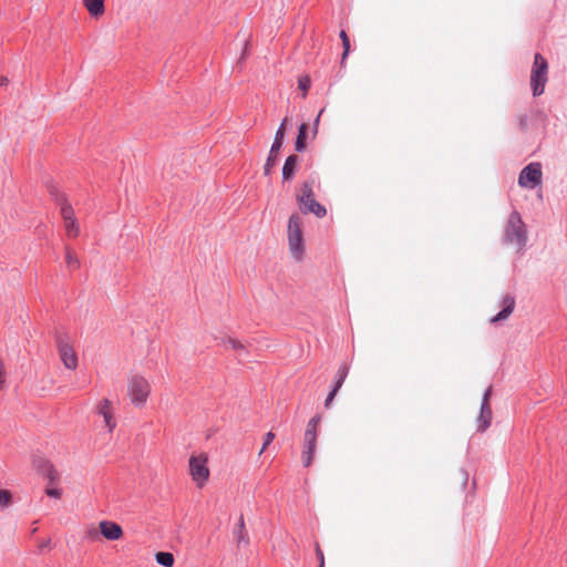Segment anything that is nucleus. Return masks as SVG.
I'll use <instances>...</instances> for the list:
<instances>
[{
    "label": "nucleus",
    "instance_id": "obj_36",
    "mask_svg": "<svg viewBox=\"0 0 567 567\" xmlns=\"http://www.w3.org/2000/svg\"><path fill=\"white\" fill-rule=\"evenodd\" d=\"M51 545V540L50 539H45L43 540L41 544H40V550H43L44 548H49Z\"/></svg>",
    "mask_w": 567,
    "mask_h": 567
},
{
    "label": "nucleus",
    "instance_id": "obj_2",
    "mask_svg": "<svg viewBox=\"0 0 567 567\" xmlns=\"http://www.w3.org/2000/svg\"><path fill=\"white\" fill-rule=\"evenodd\" d=\"M297 200L303 214H313L319 218L324 217L327 214L324 206L315 199L313 181L302 183L300 194L297 195Z\"/></svg>",
    "mask_w": 567,
    "mask_h": 567
},
{
    "label": "nucleus",
    "instance_id": "obj_24",
    "mask_svg": "<svg viewBox=\"0 0 567 567\" xmlns=\"http://www.w3.org/2000/svg\"><path fill=\"white\" fill-rule=\"evenodd\" d=\"M320 422H321V416L318 414L315 415L312 419L309 420L305 433L310 432V434H317V429H318V425L320 424Z\"/></svg>",
    "mask_w": 567,
    "mask_h": 567
},
{
    "label": "nucleus",
    "instance_id": "obj_18",
    "mask_svg": "<svg viewBox=\"0 0 567 567\" xmlns=\"http://www.w3.org/2000/svg\"><path fill=\"white\" fill-rule=\"evenodd\" d=\"M225 344L229 346L233 350L236 351L239 361H244L247 357V349L244 343L234 338H227L225 340Z\"/></svg>",
    "mask_w": 567,
    "mask_h": 567
},
{
    "label": "nucleus",
    "instance_id": "obj_33",
    "mask_svg": "<svg viewBox=\"0 0 567 567\" xmlns=\"http://www.w3.org/2000/svg\"><path fill=\"white\" fill-rule=\"evenodd\" d=\"M322 113H323V109L319 112V114L317 115V117L313 121L312 138H315L317 136V134H318V126H319L320 116H321Z\"/></svg>",
    "mask_w": 567,
    "mask_h": 567
},
{
    "label": "nucleus",
    "instance_id": "obj_8",
    "mask_svg": "<svg viewBox=\"0 0 567 567\" xmlns=\"http://www.w3.org/2000/svg\"><path fill=\"white\" fill-rule=\"evenodd\" d=\"M189 473L197 486L202 487L209 477L207 456L204 454L197 456L193 455L189 458Z\"/></svg>",
    "mask_w": 567,
    "mask_h": 567
},
{
    "label": "nucleus",
    "instance_id": "obj_13",
    "mask_svg": "<svg viewBox=\"0 0 567 567\" xmlns=\"http://www.w3.org/2000/svg\"><path fill=\"white\" fill-rule=\"evenodd\" d=\"M100 532L109 540H116L123 535L122 527L110 520H102L100 523Z\"/></svg>",
    "mask_w": 567,
    "mask_h": 567
},
{
    "label": "nucleus",
    "instance_id": "obj_38",
    "mask_svg": "<svg viewBox=\"0 0 567 567\" xmlns=\"http://www.w3.org/2000/svg\"><path fill=\"white\" fill-rule=\"evenodd\" d=\"M9 83V80L7 76H0V86H4Z\"/></svg>",
    "mask_w": 567,
    "mask_h": 567
},
{
    "label": "nucleus",
    "instance_id": "obj_25",
    "mask_svg": "<svg viewBox=\"0 0 567 567\" xmlns=\"http://www.w3.org/2000/svg\"><path fill=\"white\" fill-rule=\"evenodd\" d=\"M277 154L278 153H271V151L269 152V155L267 157V161H266V164H265V167H264L265 175H269L270 172H271V168L276 165V163H277Z\"/></svg>",
    "mask_w": 567,
    "mask_h": 567
},
{
    "label": "nucleus",
    "instance_id": "obj_29",
    "mask_svg": "<svg viewBox=\"0 0 567 567\" xmlns=\"http://www.w3.org/2000/svg\"><path fill=\"white\" fill-rule=\"evenodd\" d=\"M102 416L104 419L105 426L109 429L110 432H112L116 426L113 413H103Z\"/></svg>",
    "mask_w": 567,
    "mask_h": 567
},
{
    "label": "nucleus",
    "instance_id": "obj_23",
    "mask_svg": "<svg viewBox=\"0 0 567 567\" xmlns=\"http://www.w3.org/2000/svg\"><path fill=\"white\" fill-rule=\"evenodd\" d=\"M340 39L342 41V47H343L342 61H341V63H343L350 52V40L344 30H341Z\"/></svg>",
    "mask_w": 567,
    "mask_h": 567
},
{
    "label": "nucleus",
    "instance_id": "obj_39",
    "mask_svg": "<svg viewBox=\"0 0 567 567\" xmlns=\"http://www.w3.org/2000/svg\"><path fill=\"white\" fill-rule=\"evenodd\" d=\"M318 567H323V566H322V564H319V566H318Z\"/></svg>",
    "mask_w": 567,
    "mask_h": 567
},
{
    "label": "nucleus",
    "instance_id": "obj_1",
    "mask_svg": "<svg viewBox=\"0 0 567 567\" xmlns=\"http://www.w3.org/2000/svg\"><path fill=\"white\" fill-rule=\"evenodd\" d=\"M528 234L525 223L517 210H513L504 226L502 243L507 246H515L517 252L525 250Z\"/></svg>",
    "mask_w": 567,
    "mask_h": 567
},
{
    "label": "nucleus",
    "instance_id": "obj_6",
    "mask_svg": "<svg viewBox=\"0 0 567 567\" xmlns=\"http://www.w3.org/2000/svg\"><path fill=\"white\" fill-rule=\"evenodd\" d=\"M151 392L148 381L142 375H132L128 380V395L134 406H143Z\"/></svg>",
    "mask_w": 567,
    "mask_h": 567
},
{
    "label": "nucleus",
    "instance_id": "obj_5",
    "mask_svg": "<svg viewBox=\"0 0 567 567\" xmlns=\"http://www.w3.org/2000/svg\"><path fill=\"white\" fill-rule=\"evenodd\" d=\"M288 243L291 255L296 259H301L303 255V237L300 225V217L297 214H292L288 221Z\"/></svg>",
    "mask_w": 567,
    "mask_h": 567
},
{
    "label": "nucleus",
    "instance_id": "obj_35",
    "mask_svg": "<svg viewBox=\"0 0 567 567\" xmlns=\"http://www.w3.org/2000/svg\"><path fill=\"white\" fill-rule=\"evenodd\" d=\"M316 556L319 560V564H322V566L324 567V556L318 544H316Z\"/></svg>",
    "mask_w": 567,
    "mask_h": 567
},
{
    "label": "nucleus",
    "instance_id": "obj_30",
    "mask_svg": "<svg viewBox=\"0 0 567 567\" xmlns=\"http://www.w3.org/2000/svg\"><path fill=\"white\" fill-rule=\"evenodd\" d=\"M103 413H112L111 401L109 399H104L99 406V414L103 415Z\"/></svg>",
    "mask_w": 567,
    "mask_h": 567
},
{
    "label": "nucleus",
    "instance_id": "obj_27",
    "mask_svg": "<svg viewBox=\"0 0 567 567\" xmlns=\"http://www.w3.org/2000/svg\"><path fill=\"white\" fill-rule=\"evenodd\" d=\"M65 230L69 237H75L79 234V227L74 219L69 220L68 223H64Z\"/></svg>",
    "mask_w": 567,
    "mask_h": 567
},
{
    "label": "nucleus",
    "instance_id": "obj_31",
    "mask_svg": "<svg viewBox=\"0 0 567 567\" xmlns=\"http://www.w3.org/2000/svg\"><path fill=\"white\" fill-rule=\"evenodd\" d=\"M298 84H299V89L303 92V97H305L310 87V79L307 76L300 78Z\"/></svg>",
    "mask_w": 567,
    "mask_h": 567
},
{
    "label": "nucleus",
    "instance_id": "obj_7",
    "mask_svg": "<svg viewBox=\"0 0 567 567\" xmlns=\"http://www.w3.org/2000/svg\"><path fill=\"white\" fill-rule=\"evenodd\" d=\"M55 343L64 367L74 370L78 367V357L66 334H56Z\"/></svg>",
    "mask_w": 567,
    "mask_h": 567
},
{
    "label": "nucleus",
    "instance_id": "obj_14",
    "mask_svg": "<svg viewBox=\"0 0 567 567\" xmlns=\"http://www.w3.org/2000/svg\"><path fill=\"white\" fill-rule=\"evenodd\" d=\"M83 6L93 18H99L105 12L104 0H83Z\"/></svg>",
    "mask_w": 567,
    "mask_h": 567
},
{
    "label": "nucleus",
    "instance_id": "obj_4",
    "mask_svg": "<svg viewBox=\"0 0 567 567\" xmlns=\"http://www.w3.org/2000/svg\"><path fill=\"white\" fill-rule=\"evenodd\" d=\"M33 466L35 470L42 474L45 478L49 480L50 486L45 488V494L49 497L60 498L62 495V491L58 487L52 486L55 482L59 481V473L47 460L44 456L37 455L33 457Z\"/></svg>",
    "mask_w": 567,
    "mask_h": 567
},
{
    "label": "nucleus",
    "instance_id": "obj_10",
    "mask_svg": "<svg viewBox=\"0 0 567 567\" xmlns=\"http://www.w3.org/2000/svg\"><path fill=\"white\" fill-rule=\"evenodd\" d=\"M491 393H492V388L489 386L484 392V395L482 399L480 415L477 417V431H480V432L486 431L488 429V426L491 425L492 409H491L489 402H488Z\"/></svg>",
    "mask_w": 567,
    "mask_h": 567
},
{
    "label": "nucleus",
    "instance_id": "obj_15",
    "mask_svg": "<svg viewBox=\"0 0 567 567\" xmlns=\"http://www.w3.org/2000/svg\"><path fill=\"white\" fill-rule=\"evenodd\" d=\"M299 157L297 155H289L282 167V178L284 181H289L296 173V167L298 164Z\"/></svg>",
    "mask_w": 567,
    "mask_h": 567
},
{
    "label": "nucleus",
    "instance_id": "obj_22",
    "mask_svg": "<svg viewBox=\"0 0 567 567\" xmlns=\"http://www.w3.org/2000/svg\"><path fill=\"white\" fill-rule=\"evenodd\" d=\"M61 214L64 219V223L74 219V210L72 206L64 199H61Z\"/></svg>",
    "mask_w": 567,
    "mask_h": 567
},
{
    "label": "nucleus",
    "instance_id": "obj_19",
    "mask_svg": "<svg viewBox=\"0 0 567 567\" xmlns=\"http://www.w3.org/2000/svg\"><path fill=\"white\" fill-rule=\"evenodd\" d=\"M286 122H287V118H285L280 126L278 127L276 134H275V138H274V142H272V145L270 147L271 150V153H278L282 146V143H284V138H285V125H286Z\"/></svg>",
    "mask_w": 567,
    "mask_h": 567
},
{
    "label": "nucleus",
    "instance_id": "obj_32",
    "mask_svg": "<svg viewBox=\"0 0 567 567\" xmlns=\"http://www.w3.org/2000/svg\"><path fill=\"white\" fill-rule=\"evenodd\" d=\"M275 439V434L272 432H268L266 435H265V441H264V444H262V447L261 450L259 451V454L264 453V451L267 449V446L274 441Z\"/></svg>",
    "mask_w": 567,
    "mask_h": 567
},
{
    "label": "nucleus",
    "instance_id": "obj_3",
    "mask_svg": "<svg viewBox=\"0 0 567 567\" xmlns=\"http://www.w3.org/2000/svg\"><path fill=\"white\" fill-rule=\"evenodd\" d=\"M547 80L548 63L540 53H536L530 71V87L534 96H539L544 93Z\"/></svg>",
    "mask_w": 567,
    "mask_h": 567
},
{
    "label": "nucleus",
    "instance_id": "obj_37",
    "mask_svg": "<svg viewBox=\"0 0 567 567\" xmlns=\"http://www.w3.org/2000/svg\"><path fill=\"white\" fill-rule=\"evenodd\" d=\"M519 126H520V128H523V130L527 126V117H526V116L520 117V120H519Z\"/></svg>",
    "mask_w": 567,
    "mask_h": 567
},
{
    "label": "nucleus",
    "instance_id": "obj_20",
    "mask_svg": "<svg viewBox=\"0 0 567 567\" xmlns=\"http://www.w3.org/2000/svg\"><path fill=\"white\" fill-rule=\"evenodd\" d=\"M157 564L164 567H172L174 565V556L168 551H158L155 556Z\"/></svg>",
    "mask_w": 567,
    "mask_h": 567
},
{
    "label": "nucleus",
    "instance_id": "obj_17",
    "mask_svg": "<svg viewBox=\"0 0 567 567\" xmlns=\"http://www.w3.org/2000/svg\"><path fill=\"white\" fill-rule=\"evenodd\" d=\"M233 534H234L238 545H241V544L246 545V544H248L249 540H248V537H247V533H246L245 522H244V516L243 515L239 517L238 524L234 527Z\"/></svg>",
    "mask_w": 567,
    "mask_h": 567
},
{
    "label": "nucleus",
    "instance_id": "obj_21",
    "mask_svg": "<svg viewBox=\"0 0 567 567\" xmlns=\"http://www.w3.org/2000/svg\"><path fill=\"white\" fill-rule=\"evenodd\" d=\"M348 373H349V367L347 364H342L337 372L333 389H337L338 391L340 390V388L344 383V380L348 377Z\"/></svg>",
    "mask_w": 567,
    "mask_h": 567
},
{
    "label": "nucleus",
    "instance_id": "obj_12",
    "mask_svg": "<svg viewBox=\"0 0 567 567\" xmlns=\"http://www.w3.org/2000/svg\"><path fill=\"white\" fill-rule=\"evenodd\" d=\"M515 303H516V301H515V297L513 295H511V293L505 295L501 301L502 310L497 315H495L494 317L491 318V320H489L491 323H497V322L506 320L513 313Z\"/></svg>",
    "mask_w": 567,
    "mask_h": 567
},
{
    "label": "nucleus",
    "instance_id": "obj_16",
    "mask_svg": "<svg viewBox=\"0 0 567 567\" xmlns=\"http://www.w3.org/2000/svg\"><path fill=\"white\" fill-rule=\"evenodd\" d=\"M307 137H308V124L301 123L298 128V134L295 142V150L298 153H301L307 147Z\"/></svg>",
    "mask_w": 567,
    "mask_h": 567
},
{
    "label": "nucleus",
    "instance_id": "obj_11",
    "mask_svg": "<svg viewBox=\"0 0 567 567\" xmlns=\"http://www.w3.org/2000/svg\"><path fill=\"white\" fill-rule=\"evenodd\" d=\"M318 434L305 433L303 436V450H302V463L305 467H309L313 461L316 447H317Z\"/></svg>",
    "mask_w": 567,
    "mask_h": 567
},
{
    "label": "nucleus",
    "instance_id": "obj_26",
    "mask_svg": "<svg viewBox=\"0 0 567 567\" xmlns=\"http://www.w3.org/2000/svg\"><path fill=\"white\" fill-rule=\"evenodd\" d=\"M65 261L69 268H78L80 266V261L75 254H73L70 249H66Z\"/></svg>",
    "mask_w": 567,
    "mask_h": 567
},
{
    "label": "nucleus",
    "instance_id": "obj_28",
    "mask_svg": "<svg viewBox=\"0 0 567 567\" xmlns=\"http://www.w3.org/2000/svg\"><path fill=\"white\" fill-rule=\"evenodd\" d=\"M11 493L7 489H0V506L8 507L11 504Z\"/></svg>",
    "mask_w": 567,
    "mask_h": 567
},
{
    "label": "nucleus",
    "instance_id": "obj_34",
    "mask_svg": "<svg viewBox=\"0 0 567 567\" xmlns=\"http://www.w3.org/2000/svg\"><path fill=\"white\" fill-rule=\"evenodd\" d=\"M338 390L337 389H332L331 392L328 394L326 401H324V406L326 408H329L331 402L333 401L336 394H337Z\"/></svg>",
    "mask_w": 567,
    "mask_h": 567
},
{
    "label": "nucleus",
    "instance_id": "obj_9",
    "mask_svg": "<svg viewBox=\"0 0 567 567\" xmlns=\"http://www.w3.org/2000/svg\"><path fill=\"white\" fill-rule=\"evenodd\" d=\"M542 165L539 163H529L525 166L518 177V185L523 188L533 189L542 183Z\"/></svg>",
    "mask_w": 567,
    "mask_h": 567
}]
</instances>
